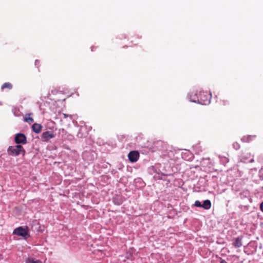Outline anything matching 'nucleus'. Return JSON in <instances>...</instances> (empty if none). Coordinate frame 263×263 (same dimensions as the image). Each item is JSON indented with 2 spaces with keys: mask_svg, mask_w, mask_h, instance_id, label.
I'll return each instance as SVG.
<instances>
[{
  "mask_svg": "<svg viewBox=\"0 0 263 263\" xmlns=\"http://www.w3.org/2000/svg\"><path fill=\"white\" fill-rule=\"evenodd\" d=\"M7 153L9 155L12 156H17L21 154L24 155L25 154V150L21 145L17 144L9 146L7 149Z\"/></svg>",
  "mask_w": 263,
  "mask_h": 263,
  "instance_id": "nucleus-1",
  "label": "nucleus"
},
{
  "mask_svg": "<svg viewBox=\"0 0 263 263\" xmlns=\"http://www.w3.org/2000/svg\"><path fill=\"white\" fill-rule=\"evenodd\" d=\"M211 95L206 91H200L198 95L197 100H193V102H196L197 101L198 103L202 104H206L209 103L210 99H211Z\"/></svg>",
  "mask_w": 263,
  "mask_h": 263,
  "instance_id": "nucleus-2",
  "label": "nucleus"
},
{
  "mask_svg": "<svg viewBox=\"0 0 263 263\" xmlns=\"http://www.w3.org/2000/svg\"><path fill=\"white\" fill-rule=\"evenodd\" d=\"M13 233L18 236H23L25 238H27L29 236L27 227L23 228L22 227H20L14 229Z\"/></svg>",
  "mask_w": 263,
  "mask_h": 263,
  "instance_id": "nucleus-3",
  "label": "nucleus"
},
{
  "mask_svg": "<svg viewBox=\"0 0 263 263\" xmlns=\"http://www.w3.org/2000/svg\"><path fill=\"white\" fill-rule=\"evenodd\" d=\"M14 140L15 143L17 144H25L27 143L26 137L24 134L21 133L15 135Z\"/></svg>",
  "mask_w": 263,
  "mask_h": 263,
  "instance_id": "nucleus-4",
  "label": "nucleus"
},
{
  "mask_svg": "<svg viewBox=\"0 0 263 263\" xmlns=\"http://www.w3.org/2000/svg\"><path fill=\"white\" fill-rule=\"evenodd\" d=\"M128 157L130 162H135L139 159V154L137 151H132L128 154Z\"/></svg>",
  "mask_w": 263,
  "mask_h": 263,
  "instance_id": "nucleus-5",
  "label": "nucleus"
},
{
  "mask_svg": "<svg viewBox=\"0 0 263 263\" xmlns=\"http://www.w3.org/2000/svg\"><path fill=\"white\" fill-rule=\"evenodd\" d=\"M54 136L53 133L49 131L43 132L42 134V138L44 141H48L50 139L54 138Z\"/></svg>",
  "mask_w": 263,
  "mask_h": 263,
  "instance_id": "nucleus-6",
  "label": "nucleus"
},
{
  "mask_svg": "<svg viewBox=\"0 0 263 263\" xmlns=\"http://www.w3.org/2000/svg\"><path fill=\"white\" fill-rule=\"evenodd\" d=\"M242 237H238L233 239V246L235 248H240L242 246Z\"/></svg>",
  "mask_w": 263,
  "mask_h": 263,
  "instance_id": "nucleus-7",
  "label": "nucleus"
},
{
  "mask_svg": "<svg viewBox=\"0 0 263 263\" xmlns=\"http://www.w3.org/2000/svg\"><path fill=\"white\" fill-rule=\"evenodd\" d=\"M42 126L37 123H34L32 126V130L35 133H40L42 130Z\"/></svg>",
  "mask_w": 263,
  "mask_h": 263,
  "instance_id": "nucleus-8",
  "label": "nucleus"
},
{
  "mask_svg": "<svg viewBox=\"0 0 263 263\" xmlns=\"http://www.w3.org/2000/svg\"><path fill=\"white\" fill-rule=\"evenodd\" d=\"M256 138L255 135H247L244 136L241 138V141L243 142H250Z\"/></svg>",
  "mask_w": 263,
  "mask_h": 263,
  "instance_id": "nucleus-9",
  "label": "nucleus"
},
{
  "mask_svg": "<svg viewBox=\"0 0 263 263\" xmlns=\"http://www.w3.org/2000/svg\"><path fill=\"white\" fill-rule=\"evenodd\" d=\"M211 207V202L209 200H205L202 204V208L205 210H209Z\"/></svg>",
  "mask_w": 263,
  "mask_h": 263,
  "instance_id": "nucleus-10",
  "label": "nucleus"
},
{
  "mask_svg": "<svg viewBox=\"0 0 263 263\" xmlns=\"http://www.w3.org/2000/svg\"><path fill=\"white\" fill-rule=\"evenodd\" d=\"M2 89H4L5 88H8L9 89H11L12 88V85L9 82L5 83L1 87Z\"/></svg>",
  "mask_w": 263,
  "mask_h": 263,
  "instance_id": "nucleus-11",
  "label": "nucleus"
},
{
  "mask_svg": "<svg viewBox=\"0 0 263 263\" xmlns=\"http://www.w3.org/2000/svg\"><path fill=\"white\" fill-rule=\"evenodd\" d=\"M26 263H42L39 260H35L32 258H28L25 261Z\"/></svg>",
  "mask_w": 263,
  "mask_h": 263,
  "instance_id": "nucleus-12",
  "label": "nucleus"
},
{
  "mask_svg": "<svg viewBox=\"0 0 263 263\" xmlns=\"http://www.w3.org/2000/svg\"><path fill=\"white\" fill-rule=\"evenodd\" d=\"M30 114H29L25 118V121L28 123H33L34 120L32 118L30 117Z\"/></svg>",
  "mask_w": 263,
  "mask_h": 263,
  "instance_id": "nucleus-13",
  "label": "nucleus"
},
{
  "mask_svg": "<svg viewBox=\"0 0 263 263\" xmlns=\"http://www.w3.org/2000/svg\"><path fill=\"white\" fill-rule=\"evenodd\" d=\"M194 205L196 207L202 208V204L199 200H196L195 201Z\"/></svg>",
  "mask_w": 263,
  "mask_h": 263,
  "instance_id": "nucleus-14",
  "label": "nucleus"
},
{
  "mask_svg": "<svg viewBox=\"0 0 263 263\" xmlns=\"http://www.w3.org/2000/svg\"><path fill=\"white\" fill-rule=\"evenodd\" d=\"M260 208L262 212H263V202L261 203L260 205Z\"/></svg>",
  "mask_w": 263,
  "mask_h": 263,
  "instance_id": "nucleus-15",
  "label": "nucleus"
},
{
  "mask_svg": "<svg viewBox=\"0 0 263 263\" xmlns=\"http://www.w3.org/2000/svg\"><path fill=\"white\" fill-rule=\"evenodd\" d=\"M222 102H223V104L224 105H226L227 104V101H226V100H222Z\"/></svg>",
  "mask_w": 263,
  "mask_h": 263,
  "instance_id": "nucleus-16",
  "label": "nucleus"
},
{
  "mask_svg": "<svg viewBox=\"0 0 263 263\" xmlns=\"http://www.w3.org/2000/svg\"><path fill=\"white\" fill-rule=\"evenodd\" d=\"M63 116H64V118H67V117L68 116V115L65 114H63Z\"/></svg>",
  "mask_w": 263,
  "mask_h": 263,
  "instance_id": "nucleus-17",
  "label": "nucleus"
},
{
  "mask_svg": "<svg viewBox=\"0 0 263 263\" xmlns=\"http://www.w3.org/2000/svg\"><path fill=\"white\" fill-rule=\"evenodd\" d=\"M220 263H227V262L224 260H221Z\"/></svg>",
  "mask_w": 263,
  "mask_h": 263,
  "instance_id": "nucleus-18",
  "label": "nucleus"
}]
</instances>
